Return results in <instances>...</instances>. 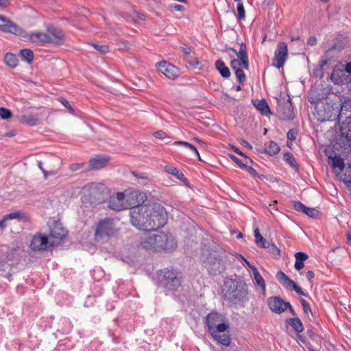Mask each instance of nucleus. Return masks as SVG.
I'll return each instance as SVG.
<instances>
[{
    "label": "nucleus",
    "instance_id": "nucleus-36",
    "mask_svg": "<svg viewBox=\"0 0 351 351\" xmlns=\"http://www.w3.org/2000/svg\"><path fill=\"white\" fill-rule=\"evenodd\" d=\"M255 243L258 246L263 247L266 246L268 241H267L260 233L258 228L254 230Z\"/></svg>",
    "mask_w": 351,
    "mask_h": 351
},
{
    "label": "nucleus",
    "instance_id": "nucleus-16",
    "mask_svg": "<svg viewBox=\"0 0 351 351\" xmlns=\"http://www.w3.org/2000/svg\"><path fill=\"white\" fill-rule=\"evenodd\" d=\"M156 65L158 70L168 79L176 80L180 75L179 69L166 60H162L158 62Z\"/></svg>",
    "mask_w": 351,
    "mask_h": 351
},
{
    "label": "nucleus",
    "instance_id": "nucleus-51",
    "mask_svg": "<svg viewBox=\"0 0 351 351\" xmlns=\"http://www.w3.org/2000/svg\"><path fill=\"white\" fill-rule=\"evenodd\" d=\"M230 158L231 160L234 162L241 169H243V167H245V165L239 158H238L237 156H235L233 154H229Z\"/></svg>",
    "mask_w": 351,
    "mask_h": 351
},
{
    "label": "nucleus",
    "instance_id": "nucleus-45",
    "mask_svg": "<svg viewBox=\"0 0 351 351\" xmlns=\"http://www.w3.org/2000/svg\"><path fill=\"white\" fill-rule=\"evenodd\" d=\"M0 117L3 120H8L12 117V112L8 108L1 107Z\"/></svg>",
    "mask_w": 351,
    "mask_h": 351
},
{
    "label": "nucleus",
    "instance_id": "nucleus-10",
    "mask_svg": "<svg viewBox=\"0 0 351 351\" xmlns=\"http://www.w3.org/2000/svg\"><path fill=\"white\" fill-rule=\"evenodd\" d=\"M114 220L111 218H105L99 221L95 232V240L100 241L108 239L116 234Z\"/></svg>",
    "mask_w": 351,
    "mask_h": 351
},
{
    "label": "nucleus",
    "instance_id": "nucleus-62",
    "mask_svg": "<svg viewBox=\"0 0 351 351\" xmlns=\"http://www.w3.org/2000/svg\"><path fill=\"white\" fill-rule=\"evenodd\" d=\"M240 62V66H243L245 69L248 70L249 69V61H248V57L246 58H241V60H239Z\"/></svg>",
    "mask_w": 351,
    "mask_h": 351
},
{
    "label": "nucleus",
    "instance_id": "nucleus-57",
    "mask_svg": "<svg viewBox=\"0 0 351 351\" xmlns=\"http://www.w3.org/2000/svg\"><path fill=\"white\" fill-rule=\"evenodd\" d=\"M187 62L193 68H196L199 64V61L195 57H191V58L189 59Z\"/></svg>",
    "mask_w": 351,
    "mask_h": 351
},
{
    "label": "nucleus",
    "instance_id": "nucleus-18",
    "mask_svg": "<svg viewBox=\"0 0 351 351\" xmlns=\"http://www.w3.org/2000/svg\"><path fill=\"white\" fill-rule=\"evenodd\" d=\"M108 206L110 209L117 211L127 209L125 194L119 192L116 195L111 196L108 202Z\"/></svg>",
    "mask_w": 351,
    "mask_h": 351
},
{
    "label": "nucleus",
    "instance_id": "nucleus-47",
    "mask_svg": "<svg viewBox=\"0 0 351 351\" xmlns=\"http://www.w3.org/2000/svg\"><path fill=\"white\" fill-rule=\"evenodd\" d=\"M293 207L296 211L302 212L304 213V211H306L307 206L300 202L295 201L293 202Z\"/></svg>",
    "mask_w": 351,
    "mask_h": 351
},
{
    "label": "nucleus",
    "instance_id": "nucleus-32",
    "mask_svg": "<svg viewBox=\"0 0 351 351\" xmlns=\"http://www.w3.org/2000/svg\"><path fill=\"white\" fill-rule=\"evenodd\" d=\"M5 62L10 68H15L19 63V59L15 54L7 53L5 55Z\"/></svg>",
    "mask_w": 351,
    "mask_h": 351
},
{
    "label": "nucleus",
    "instance_id": "nucleus-64",
    "mask_svg": "<svg viewBox=\"0 0 351 351\" xmlns=\"http://www.w3.org/2000/svg\"><path fill=\"white\" fill-rule=\"evenodd\" d=\"M180 48L182 49V51L186 54V55H191V49L190 47H189L186 45H183L182 46L180 47Z\"/></svg>",
    "mask_w": 351,
    "mask_h": 351
},
{
    "label": "nucleus",
    "instance_id": "nucleus-13",
    "mask_svg": "<svg viewBox=\"0 0 351 351\" xmlns=\"http://www.w3.org/2000/svg\"><path fill=\"white\" fill-rule=\"evenodd\" d=\"M68 231L63 227L62 223L55 221L50 227L48 237L50 245L54 246L58 245L67 235Z\"/></svg>",
    "mask_w": 351,
    "mask_h": 351
},
{
    "label": "nucleus",
    "instance_id": "nucleus-9",
    "mask_svg": "<svg viewBox=\"0 0 351 351\" xmlns=\"http://www.w3.org/2000/svg\"><path fill=\"white\" fill-rule=\"evenodd\" d=\"M130 222L136 228L142 230H147L149 220V204L141 206V207L134 208L130 212Z\"/></svg>",
    "mask_w": 351,
    "mask_h": 351
},
{
    "label": "nucleus",
    "instance_id": "nucleus-55",
    "mask_svg": "<svg viewBox=\"0 0 351 351\" xmlns=\"http://www.w3.org/2000/svg\"><path fill=\"white\" fill-rule=\"evenodd\" d=\"M170 9L171 10L179 11V12H183L185 10V8L183 5L176 4V3H173V4L170 5Z\"/></svg>",
    "mask_w": 351,
    "mask_h": 351
},
{
    "label": "nucleus",
    "instance_id": "nucleus-46",
    "mask_svg": "<svg viewBox=\"0 0 351 351\" xmlns=\"http://www.w3.org/2000/svg\"><path fill=\"white\" fill-rule=\"evenodd\" d=\"M237 10L238 13L237 19L239 20H244L245 19V9L242 3H239L237 6Z\"/></svg>",
    "mask_w": 351,
    "mask_h": 351
},
{
    "label": "nucleus",
    "instance_id": "nucleus-44",
    "mask_svg": "<svg viewBox=\"0 0 351 351\" xmlns=\"http://www.w3.org/2000/svg\"><path fill=\"white\" fill-rule=\"evenodd\" d=\"M276 278L279 282L285 286L289 280V278L281 270L278 271L276 274Z\"/></svg>",
    "mask_w": 351,
    "mask_h": 351
},
{
    "label": "nucleus",
    "instance_id": "nucleus-14",
    "mask_svg": "<svg viewBox=\"0 0 351 351\" xmlns=\"http://www.w3.org/2000/svg\"><path fill=\"white\" fill-rule=\"evenodd\" d=\"M146 200V194L138 190H134L125 194L127 209L130 208V210H133L134 208L145 206L144 203Z\"/></svg>",
    "mask_w": 351,
    "mask_h": 351
},
{
    "label": "nucleus",
    "instance_id": "nucleus-43",
    "mask_svg": "<svg viewBox=\"0 0 351 351\" xmlns=\"http://www.w3.org/2000/svg\"><path fill=\"white\" fill-rule=\"evenodd\" d=\"M304 213L313 219L318 218L320 215V212L319 210L309 207H306V211H304Z\"/></svg>",
    "mask_w": 351,
    "mask_h": 351
},
{
    "label": "nucleus",
    "instance_id": "nucleus-5",
    "mask_svg": "<svg viewBox=\"0 0 351 351\" xmlns=\"http://www.w3.org/2000/svg\"><path fill=\"white\" fill-rule=\"evenodd\" d=\"M106 199L104 186L96 183H90L82 188V202L90 205H98Z\"/></svg>",
    "mask_w": 351,
    "mask_h": 351
},
{
    "label": "nucleus",
    "instance_id": "nucleus-31",
    "mask_svg": "<svg viewBox=\"0 0 351 351\" xmlns=\"http://www.w3.org/2000/svg\"><path fill=\"white\" fill-rule=\"evenodd\" d=\"M19 121L22 124L34 126L38 124V119L35 115H23L21 117Z\"/></svg>",
    "mask_w": 351,
    "mask_h": 351
},
{
    "label": "nucleus",
    "instance_id": "nucleus-11",
    "mask_svg": "<svg viewBox=\"0 0 351 351\" xmlns=\"http://www.w3.org/2000/svg\"><path fill=\"white\" fill-rule=\"evenodd\" d=\"M315 115L319 121H332L337 116L332 106L328 103L319 102L315 107Z\"/></svg>",
    "mask_w": 351,
    "mask_h": 351
},
{
    "label": "nucleus",
    "instance_id": "nucleus-61",
    "mask_svg": "<svg viewBox=\"0 0 351 351\" xmlns=\"http://www.w3.org/2000/svg\"><path fill=\"white\" fill-rule=\"evenodd\" d=\"M230 66L233 70L236 71V69H239V66H241L239 60L238 59H233L230 62Z\"/></svg>",
    "mask_w": 351,
    "mask_h": 351
},
{
    "label": "nucleus",
    "instance_id": "nucleus-8",
    "mask_svg": "<svg viewBox=\"0 0 351 351\" xmlns=\"http://www.w3.org/2000/svg\"><path fill=\"white\" fill-rule=\"evenodd\" d=\"M149 213L147 231L156 230L167 223V213L160 204H149Z\"/></svg>",
    "mask_w": 351,
    "mask_h": 351
},
{
    "label": "nucleus",
    "instance_id": "nucleus-25",
    "mask_svg": "<svg viewBox=\"0 0 351 351\" xmlns=\"http://www.w3.org/2000/svg\"><path fill=\"white\" fill-rule=\"evenodd\" d=\"M322 93L319 92L318 89L312 90L308 95V100L311 104H314L317 106V104L323 102L322 100L326 99V95L324 94L323 89H319Z\"/></svg>",
    "mask_w": 351,
    "mask_h": 351
},
{
    "label": "nucleus",
    "instance_id": "nucleus-24",
    "mask_svg": "<svg viewBox=\"0 0 351 351\" xmlns=\"http://www.w3.org/2000/svg\"><path fill=\"white\" fill-rule=\"evenodd\" d=\"M252 103L261 114L268 116L269 114H271L269 106L265 99H256L252 100Z\"/></svg>",
    "mask_w": 351,
    "mask_h": 351
},
{
    "label": "nucleus",
    "instance_id": "nucleus-15",
    "mask_svg": "<svg viewBox=\"0 0 351 351\" xmlns=\"http://www.w3.org/2000/svg\"><path fill=\"white\" fill-rule=\"evenodd\" d=\"M288 58V47L287 45L281 42L277 45V49L274 53L272 65L277 69L282 68Z\"/></svg>",
    "mask_w": 351,
    "mask_h": 351
},
{
    "label": "nucleus",
    "instance_id": "nucleus-22",
    "mask_svg": "<svg viewBox=\"0 0 351 351\" xmlns=\"http://www.w3.org/2000/svg\"><path fill=\"white\" fill-rule=\"evenodd\" d=\"M110 157L108 156L97 155L89 160V170H99L107 166Z\"/></svg>",
    "mask_w": 351,
    "mask_h": 351
},
{
    "label": "nucleus",
    "instance_id": "nucleus-50",
    "mask_svg": "<svg viewBox=\"0 0 351 351\" xmlns=\"http://www.w3.org/2000/svg\"><path fill=\"white\" fill-rule=\"evenodd\" d=\"M58 101L70 112H73L74 109L70 105L69 102L64 97H60Z\"/></svg>",
    "mask_w": 351,
    "mask_h": 351
},
{
    "label": "nucleus",
    "instance_id": "nucleus-29",
    "mask_svg": "<svg viewBox=\"0 0 351 351\" xmlns=\"http://www.w3.org/2000/svg\"><path fill=\"white\" fill-rule=\"evenodd\" d=\"M295 263L294 265L295 268L296 270L300 271V269H302L304 267V261L308 258V256L304 252H298L295 254Z\"/></svg>",
    "mask_w": 351,
    "mask_h": 351
},
{
    "label": "nucleus",
    "instance_id": "nucleus-23",
    "mask_svg": "<svg viewBox=\"0 0 351 351\" xmlns=\"http://www.w3.org/2000/svg\"><path fill=\"white\" fill-rule=\"evenodd\" d=\"M49 242L48 237L36 234L32 239L30 247L34 251L45 250Z\"/></svg>",
    "mask_w": 351,
    "mask_h": 351
},
{
    "label": "nucleus",
    "instance_id": "nucleus-40",
    "mask_svg": "<svg viewBox=\"0 0 351 351\" xmlns=\"http://www.w3.org/2000/svg\"><path fill=\"white\" fill-rule=\"evenodd\" d=\"M285 287H291L292 289L294 290L298 294L303 296H307V294L304 293L302 289L291 279H289Z\"/></svg>",
    "mask_w": 351,
    "mask_h": 351
},
{
    "label": "nucleus",
    "instance_id": "nucleus-33",
    "mask_svg": "<svg viewBox=\"0 0 351 351\" xmlns=\"http://www.w3.org/2000/svg\"><path fill=\"white\" fill-rule=\"evenodd\" d=\"M6 218L8 219H19V221H29V217L26 214L21 211H16L14 213H9L6 215Z\"/></svg>",
    "mask_w": 351,
    "mask_h": 351
},
{
    "label": "nucleus",
    "instance_id": "nucleus-59",
    "mask_svg": "<svg viewBox=\"0 0 351 351\" xmlns=\"http://www.w3.org/2000/svg\"><path fill=\"white\" fill-rule=\"evenodd\" d=\"M84 166V164H81V163H73V164H71L69 167V169L72 171H78L80 170V169H82Z\"/></svg>",
    "mask_w": 351,
    "mask_h": 351
},
{
    "label": "nucleus",
    "instance_id": "nucleus-63",
    "mask_svg": "<svg viewBox=\"0 0 351 351\" xmlns=\"http://www.w3.org/2000/svg\"><path fill=\"white\" fill-rule=\"evenodd\" d=\"M8 219L6 218V215L0 221V232H3L5 228L7 226V221Z\"/></svg>",
    "mask_w": 351,
    "mask_h": 351
},
{
    "label": "nucleus",
    "instance_id": "nucleus-30",
    "mask_svg": "<svg viewBox=\"0 0 351 351\" xmlns=\"http://www.w3.org/2000/svg\"><path fill=\"white\" fill-rule=\"evenodd\" d=\"M286 322L292 326L297 333H300L304 330V326L300 318H289Z\"/></svg>",
    "mask_w": 351,
    "mask_h": 351
},
{
    "label": "nucleus",
    "instance_id": "nucleus-37",
    "mask_svg": "<svg viewBox=\"0 0 351 351\" xmlns=\"http://www.w3.org/2000/svg\"><path fill=\"white\" fill-rule=\"evenodd\" d=\"M254 278L258 285L261 287L263 291H265V283L263 278L260 274L257 268L252 269Z\"/></svg>",
    "mask_w": 351,
    "mask_h": 351
},
{
    "label": "nucleus",
    "instance_id": "nucleus-27",
    "mask_svg": "<svg viewBox=\"0 0 351 351\" xmlns=\"http://www.w3.org/2000/svg\"><path fill=\"white\" fill-rule=\"evenodd\" d=\"M216 69L219 71L221 76L223 78L230 77L231 73L228 66H226L224 62L221 60H217L215 64Z\"/></svg>",
    "mask_w": 351,
    "mask_h": 351
},
{
    "label": "nucleus",
    "instance_id": "nucleus-17",
    "mask_svg": "<svg viewBox=\"0 0 351 351\" xmlns=\"http://www.w3.org/2000/svg\"><path fill=\"white\" fill-rule=\"evenodd\" d=\"M342 47L340 45H337V43L333 44L332 46L329 47L326 51V54L322 57L318 66L314 69L313 73L316 77H319L322 78L324 75V69L326 66L329 64V60H328V56L332 51L337 50L339 51L341 50Z\"/></svg>",
    "mask_w": 351,
    "mask_h": 351
},
{
    "label": "nucleus",
    "instance_id": "nucleus-6",
    "mask_svg": "<svg viewBox=\"0 0 351 351\" xmlns=\"http://www.w3.org/2000/svg\"><path fill=\"white\" fill-rule=\"evenodd\" d=\"M158 285L169 291H176L181 286V278L179 272L174 269L165 268L157 274Z\"/></svg>",
    "mask_w": 351,
    "mask_h": 351
},
{
    "label": "nucleus",
    "instance_id": "nucleus-1",
    "mask_svg": "<svg viewBox=\"0 0 351 351\" xmlns=\"http://www.w3.org/2000/svg\"><path fill=\"white\" fill-rule=\"evenodd\" d=\"M205 324L208 327V331L215 341L225 346H230L231 343L228 332L230 324L223 315L216 311H212L206 315Z\"/></svg>",
    "mask_w": 351,
    "mask_h": 351
},
{
    "label": "nucleus",
    "instance_id": "nucleus-53",
    "mask_svg": "<svg viewBox=\"0 0 351 351\" xmlns=\"http://www.w3.org/2000/svg\"><path fill=\"white\" fill-rule=\"evenodd\" d=\"M231 149L235 152L237 153V154L243 156V158L247 159L250 162H252V160L250 159V158H248L243 152H241L239 149H238L237 147L234 146V145H231Z\"/></svg>",
    "mask_w": 351,
    "mask_h": 351
},
{
    "label": "nucleus",
    "instance_id": "nucleus-38",
    "mask_svg": "<svg viewBox=\"0 0 351 351\" xmlns=\"http://www.w3.org/2000/svg\"><path fill=\"white\" fill-rule=\"evenodd\" d=\"M21 55L23 60L27 61L29 64H31L34 60V53L29 49H23L21 50Z\"/></svg>",
    "mask_w": 351,
    "mask_h": 351
},
{
    "label": "nucleus",
    "instance_id": "nucleus-52",
    "mask_svg": "<svg viewBox=\"0 0 351 351\" xmlns=\"http://www.w3.org/2000/svg\"><path fill=\"white\" fill-rule=\"evenodd\" d=\"M298 134V132L295 129H291L288 131L287 134V137L288 140L290 141H294L296 138V135Z\"/></svg>",
    "mask_w": 351,
    "mask_h": 351
},
{
    "label": "nucleus",
    "instance_id": "nucleus-58",
    "mask_svg": "<svg viewBox=\"0 0 351 351\" xmlns=\"http://www.w3.org/2000/svg\"><path fill=\"white\" fill-rule=\"evenodd\" d=\"M37 165H38V168L42 171V172L43 173V174H44V176H45V178H47V176L48 175H50V176H53V175H54V173H53V172H52V171H51V172H47V171H46L43 169V163H42V162H41V161H37Z\"/></svg>",
    "mask_w": 351,
    "mask_h": 351
},
{
    "label": "nucleus",
    "instance_id": "nucleus-41",
    "mask_svg": "<svg viewBox=\"0 0 351 351\" xmlns=\"http://www.w3.org/2000/svg\"><path fill=\"white\" fill-rule=\"evenodd\" d=\"M263 248L267 249L276 258H278L280 255V250L274 243H269V241L266 244V246Z\"/></svg>",
    "mask_w": 351,
    "mask_h": 351
},
{
    "label": "nucleus",
    "instance_id": "nucleus-7",
    "mask_svg": "<svg viewBox=\"0 0 351 351\" xmlns=\"http://www.w3.org/2000/svg\"><path fill=\"white\" fill-rule=\"evenodd\" d=\"M202 263L210 275L217 276L226 270V265L222 255L221 252L216 250L210 251L204 257Z\"/></svg>",
    "mask_w": 351,
    "mask_h": 351
},
{
    "label": "nucleus",
    "instance_id": "nucleus-34",
    "mask_svg": "<svg viewBox=\"0 0 351 351\" xmlns=\"http://www.w3.org/2000/svg\"><path fill=\"white\" fill-rule=\"evenodd\" d=\"M165 171L167 173H169L171 175H173L180 180H182V181L186 180V178L184 177V173L180 170L177 169L176 167H174L172 166H166Z\"/></svg>",
    "mask_w": 351,
    "mask_h": 351
},
{
    "label": "nucleus",
    "instance_id": "nucleus-56",
    "mask_svg": "<svg viewBox=\"0 0 351 351\" xmlns=\"http://www.w3.org/2000/svg\"><path fill=\"white\" fill-rule=\"evenodd\" d=\"M243 169L246 170L253 177H256V175H258L256 171L251 166L245 165V167H243Z\"/></svg>",
    "mask_w": 351,
    "mask_h": 351
},
{
    "label": "nucleus",
    "instance_id": "nucleus-20",
    "mask_svg": "<svg viewBox=\"0 0 351 351\" xmlns=\"http://www.w3.org/2000/svg\"><path fill=\"white\" fill-rule=\"evenodd\" d=\"M287 302L279 296H271L267 299V304L269 309L276 314H281L285 311Z\"/></svg>",
    "mask_w": 351,
    "mask_h": 351
},
{
    "label": "nucleus",
    "instance_id": "nucleus-48",
    "mask_svg": "<svg viewBox=\"0 0 351 351\" xmlns=\"http://www.w3.org/2000/svg\"><path fill=\"white\" fill-rule=\"evenodd\" d=\"M235 75L240 84H243L246 80L245 75L242 69H237Z\"/></svg>",
    "mask_w": 351,
    "mask_h": 351
},
{
    "label": "nucleus",
    "instance_id": "nucleus-54",
    "mask_svg": "<svg viewBox=\"0 0 351 351\" xmlns=\"http://www.w3.org/2000/svg\"><path fill=\"white\" fill-rule=\"evenodd\" d=\"M153 135L155 138L158 139H164L167 136V133L162 130L156 131L153 134Z\"/></svg>",
    "mask_w": 351,
    "mask_h": 351
},
{
    "label": "nucleus",
    "instance_id": "nucleus-35",
    "mask_svg": "<svg viewBox=\"0 0 351 351\" xmlns=\"http://www.w3.org/2000/svg\"><path fill=\"white\" fill-rule=\"evenodd\" d=\"M283 159L287 164L290 165V167L295 169L296 171L298 170V163L291 153L286 152L284 154Z\"/></svg>",
    "mask_w": 351,
    "mask_h": 351
},
{
    "label": "nucleus",
    "instance_id": "nucleus-12",
    "mask_svg": "<svg viewBox=\"0 0 351 351\" xmlns=\"http://www.w3.org/2000/svg\"><path fill=\"white\" fill-rule=\"evenodd\" d=\"M277 115L281 120H293L295 118L293 107L291 99H278L276 107Z\"/></svg>",
    "mask_w": 351,
    "mask_h": 351
},
{
    "label": "nucleus",
    "instance_id": "nucleus-28",
    "mask_svg": "<svg viewBox=\"0 0 351 351\" xmlns=\"http://www.w3.org/2000/svg\"><path fill=\"white\" fill-rule=\"evenodd\" d=\"M331 80L336 84H341L346 80V73L343 70L334 69L330 75Z\"/></svg>",
    "mask_w": 351,
    "mask_h": 351
},
{
    "label": "nucleus",
    "instance_id": "nucleus-21",
    "mask_svg": "<svg viewBox=\"0 0 351 351\" xmlns=\"http://www.w3.org/2000/svg\"><path fill=\"white\" fill-rule=\"evenodd\" d=\"M47 32L51 35L52 43L56 45H61L66 40V36L62 30L53 25L47 27Z\"/></svg>",
    "mask_w": 351,
    "mask_h": 351
},
{
    "label": "nucleus",
    "instance_id": "nucleus-60",
    "mask_svg": "<svg viewBox=\"0 0 351 351\" xmlns=\"http://www.w3.org/2000/svg\"><path fill=\"white\" fill-rule=\"evenodd\" d=\"M236 55L239 60H241V58L243 59L247 57V51H245L243 49H239V51H237Z\"/></svg>",
    "mask_w": 351,
    "mask_h": 351
},
{
    "label": "nucleus",
    "instance_id": "nucleus-2",
    "mask_svg": "<svg viewBox=\"0 0 351 351\" xmlns=\"http://www.w3.org/2000/svg\"><path fill=\"white\" fill-rule=\"evenodd\" d=\"M222 297L232 305L244 306L249 301V292L247 284L240 278H228L222 287Z\"/></svg>",
    "mask_w": 351,
    "mask_h": 351
},
{
    "label": "nucleus",
    "instance_id": "nucleus-49",
    "mask_svg": "<svg viewBox=\"0 0 351 351\" xmlns=\"http://www.w3.org/2000/svg\"><path fill=\"white\" fill-rule=\"evenodd\" d=\"M93 47L98 51L101 53H106L109 51V47L106 45H98V44H93Z\"/></svg>",
    "mask_w": 351,
    "mask_h": 351
},
{
    "label": "nucleus",
    "instance_id": "nucleus-4",
    "mask_svg": "<svg viewBox=\"0 0 351 351\" xmlns=\"http://www.w3.org/2000/svg\"><path fill=\"white\" fill-rule=\"evenodd\" d=\"M0 32L13 34L21 38H27L30 42L38 46H45L52 43V38L47 34L41 32H34L28 34L17 23L0 24Z\"/></svg>",
    "mask_w": 351,
    "mask_h": 351
},
{
    "label": "nucleus",
    "instance_id": "nucleus-26",
    "mask_svg": "<svg viewBox=\"0 0 351 351\" xmlns=\"http://www.w3.org/2000/svg\"><path fill=\"white\" fill-rule=\"evenodd\" d=\"M280 150L278 145L274 141H270L265 144L263 152L272 156L277 154ZM263 152V151H261Z\"/></svg>",
    "mask_w": 351,
    "mask_h": 351
},
{
    "label": "nucleus",
    "instance_id": "nucleus-19",
    "mask_svg": "<svg viewBox=\"0 0 351 351\" xmlns=\"http://www.w3.org/2000/svg\"><path fill=\"white\" fill-rule=\"evenodd\" d=\"M328 157V163L334 170L338 169L339 172L343 171L345 167L344 160L337 155L335 151L326 152Z\"/></svg>",
    "mask_w": 351,
    "mask_h": 351
},
{
    "label": "nucleus",
    "instance_id": "nucleus-3",
    "mask_svg": "<svg viewBox=\"0 0 351 351\" xmlns=\"http://www.w3.org/2000/svg\"><path fill=\"white\" fill-rule=\"evenodd\" d=\"M142 247L145 250L155 252L171 251L176 247V242L171 233L162 232L158 234H150L142 239L141 241Z\"/></svg>",
    "mask_w": 351,
    "mask_h": 351
},
{
    "label": "nucleus",
    "instance_id": "nucleus-39",
    "mask_svg": "<svg viewBox=\"0 0 351 351\" xmlns=\"http://www.w3.org/2000/svg\"><path fill=\"white\" fill-rule=\"evenodd\" d=\"M174 144L179 145H183V146L187 147L188 149H190L191 151H193L195 153V156L198 158V160L199 161H202L197 149L193 145H192L188 142H186V141H176L174 143Z\"/></svg>",
    "mask_w": 351,
    "mask_h": 351
},
{
    "label": "nucleus",
    "instance_id": "nucleus-42",
    "mask_svg": "<svg viewBox=\"0 0 351 351\" xmlns=\"http://www.w3.org/2000/svg\"><path fill=\"white\" fill-rule=\"evenodd\" d=\"M300 302L302 304L304 313V315L307 317H309V313H310L313 315V313H312V311H311V308L310 304H308V302L307 301H306L303 298H300Z\"/></svg>",
    "mask_w": 351,
    "mask_h": 351
}]
</instances>
